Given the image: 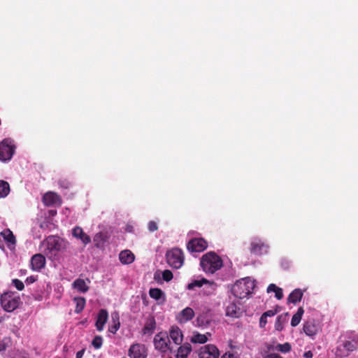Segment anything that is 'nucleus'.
I'll return each mask as SVG.
<instances>
[{"instance_id":"nucleus-32","label":"nucleus","mask_w":358,"mask_h":358,"mask_svg":"<svg viewBox=\"0 0 358 358\" xmlns=\"http://www.w3.org/2000/svg\"><path fill=\"white\" fill-rule=\"evenodd\" d=\"M239 308L234 303L229 304L226 309V314L232 317H239Z\"/></svg>"},{"instance_id":"nucleus-7","label":"nucleus","mask_w":358,"mask_h":358,"mask_svg":"<svg viewBox=\"0 0 358 358\" xmlns=\"http://www.w3.org/2000/svg\"><path fill=\"white\" fill-rule=\"evenodd\" d=\"M20 303V299L18 296H13L5 294L1 296V304L3 308L7 312H12L15 310Z\"/></svg>"},{"instance_id":"nucleus-36","label":"nucleus","mask_w":358,"mask_h":358,"mask_svg":"<svg viewBox=\"0 0 358 358\" xmlns=\"http://www.w3.org/2000/svg\"><path fill=\"white\" fill-rule=\"evenodd\" d=\"M205 282H207V280L205 278H201L200 280H194L192 282L187 285V289L189 290H193L196 287H201Z\"/></svg>"},{"instance_id":"nucleus-34","label":"nucleus","mask_w":358,"mask_h":358,"mask_svg":"<svg viewBox=\"0 0 358 358\" xmlns=\"http://www.w3.org/2000/svg\"><path fill=\"white\" fill-rule=\"evenodd\" d=\"M111 316L115 324L109 327V331L113 334H115L120 328L119 315L117 313H113Z\"/></svg>"},{"instance_id":"nucleus-2","label":"nucleus","mask_w":358,"mask_h":358,"mask_svg":"<svg viewBox=\"0 0 358 358\" xmlns=\"http://www.w3.org/2000/svg\"><path fill=\"white\" fill-rule=\"evenodd\" d=\"M200 264L203 271L208 273H214L223 265L220 257L214 252H209L203 255Z\"/></svg>"},{"instance_id":"nucleus-22","label":"nucleus","mask_w":358,"mask_h":358,"mask_svg":"<svg viewBox=\"0 0 358 358\" xmlns=\"http://www.w3.org/2000/svg\"><path fill=\"white\" fill-rule=\"evenodd\" d=\"M208 336H210L211 334L210 333L201 334L198 332H193L190 341L193 343L203 344L208 341Z\"/></svg>"},{"instance_id":"nucleus-17","label":"nucleus","mask_w":358,"mask_h":358,"mask_svg":"<svg viewBox=\"0 0 358 358\" xmlns=\"http://www.w3.org/2000/svg\"><path fill=\"white\" fill-rule=\"evenodd\" d=\"M45 259L43 255L41 254H36L34 255L31 259V268L34 271H40L45 266Z\"/></svg>"},{"instance_id":"nucleus-44","label":"nucleus","mask_w":358,"mask_h":358,"mask_svg":"<svg viewBox=\"0 0 358 358\" xmlns=\"http://www.w3.org/2000/svg\"><path fill=\"white\" fill-rule=\"evenodd\" d=\"M267 317H266L264 315H262L259 320V327L261 328H264L266 323H267Z\"/></svg>"},{"instance_id":"nucleus-29","label":"nucleus","mask_w":358,"mask_h":358,"mask_svg":"<svg viewBox=\"0 0 358 358\" xmlns=\"http://www.w3.org/2000/svg\"><path fill=\"white\" fill-rule=\"evenodd\" d=\"M156 323L153 317L148 318L143 329V334H152L155 329Z\"/></svg>"},{"instance_id":"nucleus-6","label":"nucleus","mask_w":358,"mask_h":358,"mask_svg":"<svg viewBox=\"0 0 358 358\" xmlns=\"http://www.w3.org/2000/svg\"><path fill=\"white\" fill-rule=\"evenodd\" d=\"M15 148L11 139L3 140L0 143V161L6 162L10 160L14 154Z\"/></svg>"},{"instance_id":"nucleus-24","label":"nucleus","mask_w":358,"mask_h":358,"mask_svg":"<svg viewBox=\"0 0 358 358\" xmlns=\"http://www.w3.org/2000/svg\"><path fill=\"white\" fill-rule=\"evenodd\" d=\"M107 240V235L103 232H99L94 236V243L96 248H101Z\"/></svg>"},{"instance_id":"nucleus-19","label":"nucleus","mask_w":358,"mask_h":358,"mask_svg":"<svg viewBox=\"0 0 358 358\" xmlns=\"http://www.w3.org/2000/svg\"><path fill=\"white\" fill-rule=\"evenodd\" d=\"M89 283H90V280L88 279L85 280L78 278L73 282V287L80 292L85 293L87 292L89 289Z\"/></svg>"},{"instance_id":"nucleus-5","label":"nucleus","mask_w":358,"mask_h":358,"mask_svg":"<svg viewBox=\"0 0 358 358\" xmlns=\"http://www.w3.org/2000/svg\"><path fill=\"white\" fill-rule=\"evenodd\" d=\"M167 263L174 268H180L184 262V257L181 250L173 248L166 252Z\"/></svg>"},{"instance_id":"nucleus-47","label":"nucleus","mask_w":358,"mask_h":358,"mask_svg":"<svg viewBox=\"0 0 358 358\" xmlns=\"http://www.w3.org/2000/svg\"><path fill=\"white\" fill-rule=\"evenodd\" d=\"M313 356V352L310 350H308L303 354V357L305 358H312Z\"/></svg>"},{"instance_id":"nucleus-21","label":"nucleus","mask_w":358,"mask_h":358,"mask_svg":"<svg viewBox=\"0 0 358 358\" xmlns=\"http://www.w3.org/2000/svg\"><path fill=\"white\" fill-rule=\"evenodd\" d=\"M119 259L122 264H129L134 261L135 257L130 250H126L120 253Z\"/></svg>"},{"instance_id":"nucleus-37","label":"nucleus","mask_w":358,"mask_h":358,"mask_svg":"<svg viewBox=\"0 0 358 358\" xmlns=\"http://www.w3.org/2000/svg\"><path fill=\"white\" fill-rule=\"evenodd\" d=\"M74 301L76 303L75 311L76 313H79L83 310L85 306V299L83 297H76L74 299Z\"/></svg>"},{"instance_id":"nucleus-18","label":"nucleus","mask_w":358,"mask_h":358,"mask_svg":"<svg viewBox=\"0 0 358 358\" xmlns=\"http://www.w3.org/2000/svg\"><path fill=\"white\" fill-rule=\"evenodd\" d=\"M319 330L314 320H308L303 324V331L308 336H315Z\"/></svg>"},{"instance_id":"nucleus-28","label":"nucleus","mask_w":358,"mask_h":358,"mask_svg":"<svg viewBox=\"0 0 358 358\" xmlns=\"http://www.w3.org/2000/svg\"><path fill=\"white\" fill-rule=\"evenodd\" d=\"M291 349L290 344L285 343L284 344H278L275 346H271L268 348V351H280L282 353L288 352Z\"/></svg>"},{"instance_id":"nucleus-45","label":"nucleus","mask_w":358,"mask_h":358,"mask_svg":"<svg viewBox=\"0 0 358 358\" xmlns=\"http://www.w3.org/2000/svg\"><path fill=\"white\" fill-rule=\"evenodd\" d=\"M148 229L150 231H154L157 229V226L155 222H150L148 224Z\"/></svg>"},{"instance_id":"nucleus-27","label":"nucleus","mask_w":358,"mask_h":358,"mask_svg":"<svg viewBox=\"0 0 358 358\" xmlns=\"http://www.w3.org/2000/svg\"><path fill=\"white\" fill-rule=\"evenodd\" d=\"M203 285L204 287L203 289V292L204 294L209 296L215 293L217 288V285L214 282H210L207 280V282H205Z\"/></svg>"},{"instance_id":"nucleus-35","label":"nucleus","mask_w":358,"mask_h":358,"mask_svg":"<svg viewBox=\"0 0 358 358\" xmlns=\"http://www.w3.org/2000/svg\"><path fill=\"white\" fill-rule=\"evenodd\" d=\"M10 192L9 184L3 180H0V198L6 196Z\"/></svg>"},{"instance_id":"nucleus-20","label":"nucleus","mask_w":358,"mask_h":358,"mask_svg":"<svg viewBox=\"0 0 358 358\" xmlns=\"http://www.w3.org/2000/svg\"><path fill=\"white\" fill-rule=\"evenodd\" d=\"M191 351V345L188 343H185L178 348L176 358H187Z\"/></svg>"},{"instance_id":"nucleus-11","label":"nucleus","mask_w":358,"mask_h":358,"mask_svg":"<svg viewBox=\"0 0 358 358\" xmlns=\"http://www.w3.org/2000/svg\"><path fill=\"white\" fill-rule=\"evenodd\" d=\"M128 355L131 358H145L147 357L145 346L138 343L134 344L130 347Z\"/></svg>"},{"instance_id":"nucleus-33","label":"nucleus","mask_w":358,"mask_h":358,"mask_svg":"<svg viewBox=\"0 0 358 358\" xmlns=\"http://www.w3.org/2000/svg\"><path fill=\"white\" fill-rule=\"evenodd\" d=\"M303 313L304 310L303 307L299 308L297 312L292 315V327H295L299 324Z\"/></svg>"},{"instance_id":"nucleus-31","label":"nucleus","mask_w":358,"mask_h":358,"mask_svg":"<svg viewBox=\"0 0 358 358\" xmlns=\"http://www.w3.org/2000/svg\"><path fill=\"white\" fill-rule=\"evenodd\" d=\"M267 292H274L275 296L278 299H281L283 297L282 289L277 287L275 284H270L267 288Z\"/></svg>"},{"instance_id":"nucleus-25","label":"nucleus","mask_w":358,"mask_h":358,"mask_svg":"<svg viewBox=\"0 0 358 358\" xmlns=\"http://www.w3.org/2000/svg\"><path fill=\"white\" fill-rule=\"evenodd\" d=\"M150 296L157 301L162 300L161 303L165 301V296L164 292L158 288H152L149 291Z\"/></svg>"},{"instance_id":"nucleus-3","label":"nucleus","mask_w":358,"mask_h":358,"mask_svg":"<svg viewBox=\"0 0 358 358\" xmlns=\"http://www.w3.org/2000/svg\"><path fill=\"white\" fill-rule=\"evenodd\" d=\"M254 288L255 281L250 278H245L236 281L232 287V292L236 297L244 299L252 293Z\"/></svg>"},{"instance_id":"nucleus-8","label":"nucleus","mask_w":358,"mask_h":358,"mask_svg":"<svg viewBox=\"0 0 358 358\" xmlns=\"http://www.w3.org/2000/svg\"><path fill=\"white\" fill-rule=\"evenodd\" d=\"M219 356V350L217 347L213 345H204L199 350V358H218Z\"/></svg>"},{"instance_id":"nucleus-42","label":"nucleus","mask_w":358,"mask_h":358,"mask_svg":"<svg viewBox=\"0 0 358 358\" xmlns=\"http://www.w3.org/2000/svg\"><path fill=\"white\" fill-rule=\"evenodd\" d=\"M238 355L236 352H225L221 358H237Z\"/></svg>"},{"instance_id":"nucleus-48","label":"nucleus","mask_w":358,"mask_h":358,"mask_svg":"<svg viewBox=\"0 0 358 358\" xmlns=\"http://www.w3.org/2000/svg\"><path fill=\"white\" fill-rule=\"evenodd\" d=\"M83 353H84L83 350L78 351L76 354V357L81 358L83 355Z\"/></svg>"},{"instance_id":"nucleus-1","label":"nucleus","mask_w":358,"mask_h":358,"mask_svg":"<svg viewBox=\"0 0 358 358\" xmlns=\"http://www.w3.org/2000/svg\"><path fill=\"white\" fill-rule=\"evenodd\" d=\"M68 242L56 236H50L41 244L43 252L50 259H55L67 248Z\"/></svg>"},{"instance_id":"nucleus-13","label":"nucleus","mask_w":358,"mask_h":358,"mask_svg":"<svg viewBox=\"0 0 358 358\" xmlns=\"http://www.w3.org/2000/svg\"><path fill=\"white\" fill-rule=\"evenodd\" d=\"M194 316V312L193 309L187 307L178 314L176 316V320L180 324H184L191 320Z\"/></svg>"},{"instance_id":"nucleus-23","label":"nucleus","mask_w":358,"mask_h":358,"mask_svg":"<svg viewBox=\"0 0 358 358\" xmlns=\"http://www.w3.org/2000/svg\"><path fill=\"white\" fill-rule=\"evenodd\" d=\"M1 235L3 236L4 240L8 243V247L10 245L14 246L16 243V239L13 232L7 229L1 232Z\"/></svg>"},{"instance_id":"nucleus-39","label":"nucleus","mask_w":358,"mask_h":358,"mask_svg":"<svg viewBox=\"0 0 358 358\" xmlns=\"http://www.w3.org/2000/svg\"><path fill=\"white\" fill-rule=\"evenodd\" d=\"M102 343H103V338L100 336H96L92 342V345L96 349H99L101 347Z\"/></svg>"},{"instance_id":"nucleus-49","label":"nucleus","mask_w":358,"mask_h":358,"mask_svg":"<svg viewBox=\"0 0 358 358\" xmlns=\"http://www.w3.org/2000/svg\"><path fill=\"white\" fill-rule=\"evenodd\" d=\"M4 349V345L0 343V352Z\"/></svg>"},{"instance_id":"nucleus-43","label":"nucleus","mask_w":358,"mask_h":358,"mask_svg":"<svg viewBox=\"0 0 358 358\" xmlns=\"http://www.w3.org/2000/svg\"><path fill=\"white\" fill-rule=\"evenodd\" d=\"M264 358H282L280 355L273 352V351H268Z\"/></svg>"},{"instance_id":"nucleus-14","label":"nucleus","mask_w":358,"mask_h":358,"mask_svg":"<svg viewBox=\"0 0 358 358\" xmlns=\"http://www.w3.org/2000/svg\"><path fill=\"white\" fill-rule=\"evenodd\" d=\"M45 206L60 205L62 201L59 195L52 192H47L43 197Z\"/></svg>"},{"instance_id":"nucleus-12","label":"nucleus","mask_w":358,"mask_h":358,"mask_svg":"<svg viewBox=\"0 0 358 358\" xmlns=\"http://www.w3.org/2000/svg\"><path fill=\"white\" fill-rule=\"evenodd\" d=\"M169 339L171 338L176 345H181L183 341V334L180 329L177 326H173L169 329Z\"/></svg>"},{"instance_id":"nucleus-30","label":"nucleus","mask_w":358,"mask_h":358,"mask_svg":"<svg viewBox=\"0 0 358 358\" xmlns=\"http://www.w3.org/2000/svg\"><path fill=\"white\" fill-rule=\"evenodd\" d=\"M289 320V314L285 313L284 315H280L277 317L276 322L275 324V328L278 331H281L282 329V324L287 323Z\"/></svg>"},{"instance_id":"nucleus-26","label":"nucleus","mask_w":358,"mask_h":358,"mask_svg":"<svg viewBox=\"0 0 358 358\" xmlns=\"http://www.w3.org/2000/svg\"><path fill=\"white\" fill-rule=\"evenodd\" d=\"M162 275V278L164 281L169 282L173 278V273L170 270H164L162 272L157 271L155 272L154 275V278L156 280H159L160 278V275Z\"/></svg>"},{"instance_id":"nucleus-16","label":"nucleus","mask_w":358,"mask_h":358,"mask_svg":"<svg viewBox=\"0 0 358 358\" xmlns=\"http://www.w3.org/2000/svg\"><path fill=\"white\" fill-rule=\"evenodd\" d=\"M108 313L106 310L101 309L98 313L97 319L96 321L95 326L99 331H101L103 329L104 325L108 321Z\"/></svg>"},{"instance_id":"nucleus-50","label":"nucleus","mask_w":358,"mask_h":358,"mask_svg":"<svg viewBox=\"0 0 358 358\" xmlns=\"http://www.w3.org/2000/svg\"><path fill=\"white\" fill-rule=\"evenodd\" d=\"M287 301L289 302L291 301V294H289L287 296Z\"/></svg>"},{"instance_id":"nucleus-41","label":"nucleus","mask_w":358,"mask_h":358,"mask_svg":"<svg viewBox=\"0 0 358 358\" xmlns=\"http://www.w3.org/2000/svg\"><path fill=\"white\" fill-rule=\"evenodd\" d=\"M13 284L16 287V289L20 291L22 290L24 287V283L18 279L13 280Z\"/></svg>"},{"instance_id":"nucleus-40","label":"nucleus","mask_w":358,"mask_h":358,"mask_svg":"<svg viewBox=\"0 0 358 358\" xmlns=\"http://www.w3.org/2000/svg\"><path fill=\"white\" fill-rule=\"evenodd\" d=\"M343 348L348 351V352H353L356 350L357 347L356 345L351 341H345L343 343Z\"/></svg>"},{"instance_id":"nucleus-38","label":"nucleus","mask_w":358,"mask_h":358,"mask_svg":"<svg viewBox=\"0 0 358 358\" xmlns=\"http://www.w3.org/2000/svg\"><path fill=\"white\" fill-rule=\"evenodd\" d=\"M303 295V291L301 289H295L292 291V303L300 301Z\"/></svg>"},{"instance_id":"nucleus-9","label":"nucleus","mask_w":358,"mask_h":358,"mask_svg":"<svg viewBox=\"0 0 358 358\" xmlns=\"http://www.w3.org/2000/svg\"><path fill=\"white\" fill-rule=\"evenodd\" d=\"M268 250V245L261 240L254 239L250 243V252L257 255L266 254Z\"/></svg>"},{"instance_id":"nucleus-15","label":"nucleus","mask_w":358,"mask_h":358,"mask_svg":"<svg viewBox=\"0 0 358 358\" xmlns=\"http://www.w3.org/2000/svg\"><path fill=\"white\" fill-rule=\"evenodd\" d=\"M72 235L74 238L80 240L85 245L91 242L90 237L80 227H76L72 229Z\"/></svg>"},{"instance_id":"nucleus-46","label":"nucleus","mask_w":358,"mask_h":358,"mask_svg":"<svg viewBox=\"0 0 358 358\" xmlns=\"http://www.w3.org/2000/svg\"><path fill=\"white\" fill-rule=\"evenodd\" d=\"M276 313L277 312L275 310H268V311H266L265 313H264L263 315H264L267 317H273L276 314Z\"/></svg>"},{"instance_id":"nucleus-10","label":"nucleus","mask_w":358,"mask_h":358,"mask_svg":"<svg viewBox=\"0 0 358 358\" xmlns=\"http://www.w3.org/2000/svg\"><path fill=\"white\" fill-rule=\"evenodd\" d=\"M187 247L192 252H200L207 248V243L203 238H194L187 243Z\"/></svg>"},{"instance_id":"nucleus-4","label":"nucleus","mask_w":358,"mask_h":358,"mask_svg":"<svg viewBox=\"0 0 358 358\" xmlns=\"http://www.w3.org/2000/svg\"><path fill=\"white\" fill-rule=\"evenodd\" d=\"M154 345L155 350L162 354V357L167 352H172V348L170 347V340L166 332H159L154 337Z\"/></svg>"}]
</instances>
